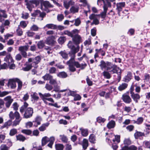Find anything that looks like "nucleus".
<instances>
[{
    "instance_id": "obj_1",
    "label": "nucleus",
    "mask_w": 150,
    "mask_h": 150,
    "mask_svg": "<svg viewBox=\"0 0 150 150\" xmlns=\"http://www.w3.org/2000/svg\"><path fill=\"white\" fill-rule=\"evenodd\" d=\"M103 3V11L100 14L97 15L98 16L100 17L103 19L105 18L108 7H110L112 3L114 5L115 4V0H98L97 4L99 6L102 5Z\"/></svg>"
},
{
    "instance_id": "obj_2",
    "label": "nucleus",
    "mask_w": 150,
    "mask_h": 150,
    "mask_svg": "<svg viewBox=\"0 0 150 150\" xmlns=\"http://www.w3.org/2000/svg\"><path fill=\"white\" fill-rule=\"evenodd\" d=\"M41 58L40 56H37L34 58H29L28 61L26 62L24 66L25 67L22 68V69L24 71H28L30 70L32 67L37 68L38 67L37 64L40 62Z\"/></svg>"
},
{
    "instance_id": "obj_3",
    "label": "nucleus",
    "mask_w": 150,
    "mask_h": 150,
    "mask_svg": "<svg viewBox=\"0 0 150 150\" xmlns=\"http://www.w3.org/2000/svg\"><path fill=\"white\" fill-rule=\"evenodd\" d=\"M99 66L101 70L106 69L109 71L112 74L117 73L119 69L117 65L112 64L110 62H105L103 60L101 61Z\"/></svg>"
},
{
    "instance_id": "obj_4",
    "label": "nucleus",
    "mask_w": 150,
    "mask_h": 150,
    "mask_svg": "<svg viewBox=\"0 0 150 150\" xmlns=\"http://www.w3.org/2000/svg\"><path fill=\"white\" fill-rule=\"evenodd\" d=\"M28 104L25 102L23 105L20 108V112L22 114H23V118L28 119L31 117L33 113V109L30 107L27 108Z\"/></svg>"
},
{
    "instance_id": "obj_5",
    "label": "nucleus",
    "mask_w": 150,
    "mask_h": 150,
    "mask_svg": "<svg viewBox=\"0 0 150 150\" xmlns=\"http://www.w3.org/2000/svg\"><path fill=\"white\" fill-rule=\"evenodd\" d=\"M9 117L11 120H14L15 118V120L13 122V126H14L18 125L22 119L19 113L16 111L14 113L12 111H11L9 114Z\"/></svg>"
},
{
    "instance_id": "obj_6",
    "label": "nucleus",
    "mask_w": 150,
    "mask_h": 150,
    "mask_svg": "<svg viewBox=\"0 0 150 150\" xmlns=\"http://www.w3.org/2000/svg\"><path fill=\"white\" fill-rule=\"evenodd\" d=\"M67 64L68 65L69 70L71 72H74L76 70L75 66L79 68L80 67V64L77 62L75 61L74 59L71 58L67 62Z\"/></svg>"
},
{
    "instance_id": "obj_7",
    "label": "nucleus",
    "mask_w": 150,
    "mask_h": 150,
    "mask_svg": "<svg viewBox=\"0 0 150 150\" xmlns=\"http://www.w3.org/2000/svg\"><path fill=\"white\" fill-rule=\"evenodd\" d=\"M67 64L68 65L69 70L71 72H74L76 70L75 66L79 68L80 67V64L77 62L75 61L74 59L71 58L67 62Z\"/></svg>"
},
{
    "instance_id": "obj_8",
    "label": "nucleus",
    "mask_w": 150,
    "mask_h": 150,
    "mask_svg": "<svg viewBox=\"0 0 150 150\" xmlns=\"http://www.w3.org/2000/svg\"><path fill=\"white\" fill-rule=\"evenodd\" d=\"M29 47V46L27 45L20 46L18 48V50L21 52L23 57L24 58L27 57V53L26 51H28Z\"/></svg>"
},
{
    "instance_id": "obj_9",
    "label": "nucleus",
    "mask_w": 150,
    "mask_h": 150,
    "mask_svg": "<svg viewBox=\"0 0 150 150\" xmlns=\"http://www.w3.org/2000/svg\"><path fill=\"white\" fill-rule=\"evenodd\" d=\"M79 31L77 30V32L74 33V34L73 35L71 38L72 40L74 43L76 44H79L81 42V38L78 35Z\"/></svg>"
},
{
    "instance_id": "obj_10",
    "label": "nucleus",
    "mask_w": 150,
    "mask_h": 150,
    "mask_svg": "<svg viewBox=\"0 0 150 150\" xmlns=\"http://www.w3.org/2000/svg\"><path fill=\"white\" fill-rule=\"evenodd\" d=\"M39 94L41 99L43 101L44 103L46 104H47V100L48 98L51 96V95L49 93H45L44 94H42L41 93H39Z\"/></svg>"
},
{
    "instance_id": "obj_11",
    "label": "nucleus",
    "mask_w": 150,
    "mask_h": 150,
    "mask_svg": "<svg viewBox=\"0 0 150 150\" xmlns=\"http://www.w3.org/2000/svg\"><path fill=\"white\" fill-rule=\"evenodd\" d=\"M97 15L92 14L89 16V18L91 20H93V22L91 23V25L95 24L97 25L99 24V21L98 19Z\"/></svg>"
},
{
    "instance_id": "obj_12",
    "label": "nucleus",
    "mask_w": 150,
    "mask_h": 150,
    "mask_svg": "<svg viewBox=\"0 0 150 150\" xmlns=\"http://www.w3.org/2000/svg\"><path fill=\"white\" fill-rule=\"evenodd\" d=\"M125 6V2L117 3L116 10L117 11L118 14L119 16H121L120 12L122 11L123 8Z\"/></svg>"
},
{
    "instance_id": "obj_13",
    "label": "nucleus",
    "mask_w": 150,
    "mask_h": 150,
    "mask_svg": "<svg viewBox=\"0 0 150 150\" xmlns=\"http://www.w3.org/2000/svg\"><path fill=\"white\" fill-rule=\"evenodd\" d=\"M5 101V105L7 108H9L13 101V99L11 98V97L8 96L4 98Z\"/></svg>"
},
{
    "instance_id": "obj_14",
    "label": "nucleus",
    "mask_w": 150,
    "mask_h": 150,
    "mask_svg": "<svg viewBox=\"0 0 150 150\" xmlns=\"http://www.w3.org/2000/svg\"><path fill=\"white\" fill-rule=\"evenodd\" d=\"M25 5L27 8L30 11L32 10V9L34 7V4L30 1L28 0H25Z\"/></svg>"
},
{
    "instance_id": "obj_15",
    "label": "nucleus",
    "mask_w": 150,
    "mask_h": 150,
    "mask_svg": "<svg viewBox=\"0 0 150 150\" xmlns=\"http://www.w3.org/2000/svg\"><path fill=\"white\" fill-rule=\"evenodd\" d=\"M16 81L15 80V78L9 79L7 83V86L9 87L11 89H15L16 87Z\"/></svg>"
},
{
    "instance_id": "obj_16",
    "label": "nucleus",
    "mask_w": 150,
    "mask_h": 150,
    "mask_svg": "<svg viewBox=\"0 0 150 150\" xmlns=\"http://www.w3.org/2000/svg\"><path fill=\"white\" fill-rule=\"evenodd\" d=\"M54 36H52L47 37L45 41L46 43L48 45L53 46L56 43L54 40Z\"/></svg>"
},
{
    "instance_id": "obj_17",
    "label": "nucleus",
    "mask_w": 150,
    "mask_h": 150,
    "mask_svg": "<svg viewBox=\"0 0 150 150\" xmlns=\"http://www.w3.org/2000/svg\"><path fill=\"white\" fill-rule=\"evenodd\" d=\"M80 47L78 45L76 47L75 46H73L71 49V52L72 53V56L71 58H73L74 59L75 57V54L77 53L79 50Z\"/></svg>"
},
{
    "instance_id": "obj_18",
    "label": "nucleus",
    "mask_w": 150,
    "mask_h": 150,
    "mask_svg": "<svg viewBox=\"0 0 150 150\" xmlns=\"http://www.w3.org/2000/svg\"><path fill=\"white\" fill-rule=\"evenodd\" d=\"M131 96L136 103H137L140 98V96L138 93H132Z\"/></svg>"
},
{
    "instance_id": "obj_19",
    "label": "nucleus",
    "mask_w": 150,
    "mask_h": 150,
    "mask_svg": "<svg viewBox=\"0 0 150 150\" xmlns=\"http://www.w3.org/2000/svg\"><path fill=\"white\" fill-rule=\"evenodd\" d=\"M43 6H44L45 8H53L54 6L53 5H52L47 1H45L43 2L42 4L41 7V8L42 9Z\"/></svg>"
},
{
    "instance_id": "obj_20",
    "label": "nucleus",
    "mask_w": 150,
    "mask_h": 150,
    "mask_svg": "<svg viewBox=\"0 0 150 150\" xmlns=\"http://www.w3.org/2000/svg\"><path fill=\"white\" fill-rule=\"evenodd\" d=\"M132 74L130 72H128L127 75L125 76L123 78V81L128 82L132 79Z\"/></svg>"
},
{
    "instance_id": "obj_21",
    "label": "nucleus",
    "mask_w": 150,
    "mask_h": 150,
    "mask_svg": "<svg viewBox=\"0 0 150 150\" xmlns=\"http://www.w3.org/2000/svg\"><path fill=\"white\" fill-rule=\"evenodd\" d=\"M122 99L126 103H129L132 101V99L129 96L127 95H123Z\"/></svg>"
},
{
    "instance_id": "obj_22",
    "label": "nucleus",
    "mask_w": 150,
    "mask_h": 150,
    "mask_svg": "<svg viewBox=\"0 0 150 150\" xmlns=\"http://www.w3.org/2000/svg\"><path fill=\"white\" fill-rule=\"evenodd\" d=\"M77 32V29H74L72 30L71 32H70L67 30H65L64 31V35H67L69 36L72 37L73 35L75 33H76Z\"/></svg>"
},
{
    "instance_id": "obj_23",
    "label": "nucleus",
    "mask_w": 150,
    "mask_h": 150,
    "mask_svg": "<svg viewBox=\"0 0 150 150\" xmlns=\"http://www.w3.org/2000/svg\"><path fill=\"white\" fill-rule=\"evenodd\" d=\"M4 60L8 64L13 62V60L10 54L9 53L8 54L6 55V57L4 59Z\"/></svg>"
},
{
    "instance_id": "obj_24",
    "label": "nucleus",
    "mask_w": 150,
    "mask_h": 150,
    "mask_svg": "<svg viewBox=\"0 0 150 150\" xmlns=\"http://www.w3.org/2000/svg\"><path fill=\"white\" fill-rule=\"evenodd\" d=\"M54 89L53 91H54L56 92H63L67 91V89L60 90V87L57 84L54 85Z\"/></svg>"
},
{
    "instance_id": "obj_25",
    "label": "nucleus",
    "mask_w": 150,
    "mask_h": 150,
    "mask_svg": "<svg viewBox=\"0 0 150 150\" xmlns=\"http://www.w3.org/2000/svg\"><path fill=\"white\" fill-rule=\"evenodd\" d=\"M73 2L71 0L64 1V5L66 9H68L70 5L72 4Z\"/></svg>"
},
{
    "instance_id": "obj_26",
    "label": "nucleus",
    "mask_w": 150,
    "mask_h": 150,
    "mask_svg": "<svg viewBox=\"0 0 150 150\" xmlns=\"http://www.w3.org/2000/svg\"><path fill=\"white\" fill-rule=\"evenodd\" d=\"M12 124V121L11 120H9L7 122H5L4 125L1 127L0 128L2 129L5 127L8 128Z\"/></svg>"
},
{
    "instance_id": "obj_27",
    "label": "nucleus",
    "mask_w": 150,
    "mask_h": 150,
    "mask_svg": "<svg viewBox=\"0 0 150 150\" xmlns=\"http://www.w3.org/2000/svg\"><path fill=\"white\" fill-rule=\"evenodd\" d=\"M15 80L16 82L18 83V86L17 88V91H20L22 88V82L19 79L16 78Z\"/></svg>"
},
{
    "instance_id": "obj_28",
    "label": "nucleus",
    "mask_w": 150,
    "mask_h": 150,
    "mask_svg": "<svg viewBox=\"0 0 150 150\" xmlns=\"http://www.w3.org/2000/svg\"><path fill=\"white\" fill-rule=\"evenodd\" d=\"M79 10V7L76 6H72L70 9V12L73 13L78 12Z\"/></svg>"
},
{
    "instance_id": "obj_29",
    "label": "nucleus",
    "mask_w": 150,
    "mask_h": 150,
    "mask_svg": "<svg viewBox=\"0 0 150 150\" xmlns=\"http://www.w3.org/2000/svg\"><path fill=\"white\" fill-rule=\"evenodd\" d=\"M128 84L125 83H122L118 87V89L120 91H122L125 89L127 87Z\"/></svg>"
},
{
    "instance_id": "obj_30",
    "label": "nucleus",
    "mask_w": 150,
    "mask_h": 150,
    "mask_svg": "<svg viewBox=\"0 0 150 150\" xmlns=\"http://www.w3.org/2000/svg\"><path fill=\"white\" fill-rule=\"evenodd\" d=\"M88 140L86 139H83L82 143V146L83 149L84 150H86L88 146Z\"/></svg>"
},
{
    "instance_id": "obj_31",
    "label": "nucleus",
    "mask_w": 150,
    "mask_h": 150,
    "mask_svg": "<svg viewBox=\"0 0 150 150\" xmlns=\"http://www.w3.org/2000/svg\"><path fill=\"white\" fill-rule=\"evenodd\" d=\"M49 141V138L47 136L43 137L42 139V146L45 145Z\"/></svg>"
},
{
    "instance_id": "obj_32",
    "label": "nucleus",
    "mask_w": 150,
    "mask_h": 150,
    "mask_svg": "<svg viewBox=\"0 0 150 150\" xmlns=\"http://www.w3.org/2000/svg\"><path fill=\"white\" fill-rule=\"evenodd\" d=\"M62 57L64 59H67L68 58V54L65 51H61L59 53Z\"/></svg>"
},
{
    "instance_id": "obj_33",
    "label": "nucleus",
    "mask_w": 150,
    "mask_h": 150,
    "mask_svg": "<svg viewBox=\"0 0 150 150\" xmlns=\"http://www.w3.org/2000/svg\"><path fill=\"white\" fill-rule=\"evenodd\" d=\"M49 123H46L45 124H42V126L39 128V129L40 131H43L45 130L46 128L49 125Z\"/></svg>"
},
{
    "instance_id": "obj_34",
    "label": "nucleus",
    "mask_w": 150,
    "mask_h": 150,
    "mask_svg": "<svg viewBox=\"0 0 150 150\" xmlns=\"http://www.w3.org/2000/svg\"><path fill=\"white\" fill-rule=\"evenodd\" d=\"M96 136L94 134H91L89 137V141L92 143L94 144L96 143Z\"/></svg>"
},
{
    "instance_id": "obj_35",
    "label": "nucleus",
    "mask_w": 150,
    "mask_h": 150,
    "mask_svg": "<svg viewBox=\"0 0 150 150\" xmlns=\"http://www.w3.org/2000/svg\"><path fill=\"white\" fill-rule=\"evenodd\" d=\"M115 125V122L113 120H111L107 124V127L109 129L114 128Z\"/></svg>"
},
{
    "instance_id": "obj_36",
    "label": "nucleus",
    "mask_w": 150,
    "mask_h": 150,
    "mask_svg": "<svg viewBox=\"0 0 150 150\" xmlns=\"http://www.w3.org/2000/svg\"><path fill=\"white\" fill-rule=\"evenodd\" d=\"M66 39L65 37L64 36L60 37L58 40V42L59 44H62L66 41Z\"/></svg>"
},
{
    "instance_id": "obj_37",
    "label": "nucleus",
    "mask_w": 150,
    "mask_h": 150,
    "mask_svg": "<svg viewBox=\"0 0 150 150\" xmlns=\"http://www.w3.org/2000/svg\"><path fill=\"white\" fill-rule=\"evenodd\" d=\"M37 45L38 48L42 49L45 46V42L43 40L40 41L38 42Z\"/></svg>"
},
{
    "instance_id": "obj_38",
    "label": "nucleus",
    "mask_w": 150,
    "mask_h": 150,
    "mask_svg": "<svg viewBox=\"0 0 150 150\" xmlns=\"http://www.w3.org/2000/svg\"><path fill=\"white\" fill-rule=\"evenodd\" d=\"M144 133L136 131V132L134 134V136L135 138L137 139L140 137L143 136Z\"/></svg>"
},
{
    "instance_id": "obj_39",
    "label": "nucleus",
    "mask_w": 150,
    "mask_h": 150,
    "mask_svg": "<svg viewBox=\"0 0 150 150\" xmlns=\"http://www.w3.org/2000/svg\"><path fill=\"white\" fill-rule=\"evenodd\" d=\"M17 140L20 141L24 142L26 139L25 137L21 134H19L16 136Z\"/></svg>"
},
{
    "instance_id": "obj_40",
    "label": "nucleus",
    "mask_w": 150,
    "mask_h": 150,
    "mask_svg": "<svg viewBox=\"0 0 150 150\" xmlns=\"http://www.w3.org/2000/svg\"><path fill=\"white\" fill-rule=\"evenodd\" d=\"M4 103L3 100L1 99L0 100V112H4L5 111L4 109Z\"/></svg>"
},
{
    "instance_id": "obj_41",
    "label": "nucleus",
    "mask_w": 150,
    "mask_h": 150,
    "mask_svg": "<svg viewBox=\"0 0 150 150\" xmlns=\"http://www.w3.org/2000/svg\"><path fill=\"white\" fill-rule=\"evenodd\" d=\"M103 74L104 77L106 79H109L111 77L110 74L108 71H104Z\"/></svg>"
},
{
    "instance_id": "obj_42",
    "label": "nucleus",
    "mask_w": 150,
    "mask_h": 150,
    "mask_svg": "<svg viewBox=\"0 0 150 150\" xmlns=\"http://www.w3.org/2000/svg\"><path fill=\"white\" fill-rule=\"evenodd\" d=\"M56 25L53 24H47L45 27L49 29H56Z\"/></svg>"
},
{
    "instance_id": "obj_43",
    "label": "nucleus",
    "mask_w": 150,
    "mask_h": 150,
    "mask_svg": "<svg viewBox=\"0 0 150 150\" xmlns=\"http://www.w3.org/2000/svg\"><path fill=\"white\" fill-rule=\"evenodd\" d=\"M80 129L81 131V134L83 136L86 137L88 135V131L87 129L82 128H80Z\"/></svg>"
},
{
    "instance_id": "obj_44",
    "label": "nucleus",
    "mask_w": 150,
    "mask_h": 150,
    "mask_svg": "<svg viewBox=\"0 0 150 150\" xmlns=\"http://www.w3.org/2000/svg\"><path fill=\"white\" fill-rule=\"evenodd\" d=\"M52 77V76L49 74H46L45 76L42 77V78L45 80L50 81Z\"/></svg>"
},
{
    "instance_id": "obj_45",
    "label": "nucleus",
    "mask_w": 150,
    "mask_h": 150,
    "mask_svg": "<svg viewBox=\"0 0 150 150\" xmlns=\"http://www.w3.org/2000/svg\"><path fill=\"white\" fill-rule=\"evenodd\" d=\"M56 150H62L64 148V146L62 144H56L55 145Z\"/></svg>"
},
{
    "instance_id": "obj_46",
    "label": "nucleus",
    "mask_w": 150,
    "mask_h": 150,
    "mask_svg": "<svg viewBox=\"0 0 150 150\" xmlns=\"http://www.w3.org/2000/svg\"><path fill=\"white\" fill-rule=\"evenodd\" d=\"M57 76L60 78H65L67 77V75L64 72H62L59 73L57 74Z\"/></svg>"
},
{
    "instance_id": "obj_47",
    "label": "nucleus",
    "mask_w": 150,
    "mask_h": 150,
    "mask_svg": "<svg viewBox=\"0 0 150 150\" xmlns=\"http://www.w3.org/2000/svg\"><path fill=\"white\" fill-rule=\"evenodd\" d=\"M21 132L27 135H30L32 133V131L30 129H23L21 130Z\"/></svg>"
},
{
    "instance_id": "obj_48",
    "label": "nucleus",
    "mask_w": 150,
    "mask_h": 150,
    "mask_svg": "<svg viewBox=\"0 0 150 150\" xmlns=\"http://www.w3.org/2000/svg\"><path fill=\"white\" fill-rule=\"evenodd\" d=\"M31 96L34 100L36 101L38 100L39 99V97L38 96L37 94L35 92L33 93V94H31Z\"/></svg>"
},
{
    "instance_id": "obj_49",
    "label": "nucleus",
    "mask_w": 150,
    "mask_h": 150,
    "mask_svg": "<svg viewBox=\"0 0 150 150\" xmlns=\"http://www.w3.org/2000/svg\"><path fill=\"white\" fill-rule=\"evenodd\" d=\"M60 137L62 141L64 143H67L68 142V139L67 137L64 135H60Z\"/></svg>"
},
{
    "instance_id": "obj_50",
    "label": "nucleus",
    "mask_w": 150,
    "mask_h": 150,
    "mask_svg": "<svg viewBox=\"0 0 150 150\" xmlns=\"http://www.w3.org/2000/svg\"><path fill=\"white\" fill-rule=\"evenodd\" d=\"M49 83L53 85L57 84V79H53L52 76L49 81Z\"/></svg>"
},
{
    "instance_id": "obj_51",
    "label": "nucleus",
    "mask_w": 150,
    "mask_h": 150,
    "mask_svg": "<svg viewBox=\"0 0 150 150\" xmlns=\"http://www.w3.org/2000/svg\"><path fill=\"white\" fill-rule=\"evenodd\" d=\"M17 132L16 129H12L10 130L9 135L11 136H13L16 134Z\"/></svg>"
},
{
    "instance_id": "obj_52",
    "label": "nucleus",
    "mask_w": 150,
    "mask_h": 150,
    "mask_svg": "<svg viewBox=\"0 0 150 150\" xmlns=\"http://www.w3.org/2000/svg\"><path fill=\"white\" fill-rule=\"evenodd\" d=\"M45 88L48 91H50L53 88V87L51 84L46 83L45 85Z\"/></svg>"
},
{
    "instance_id": "obj_53",
    "label": "nucleus",
    "mask_w": 150,
    "mask_h": 150,
    "mask_svg": "<svg viewBox=\"0 0 150 150\" xmlns=\"http://www.w3.org/2000/svg\"><path fill=\"white\" fill-rule=\"evenodd\" d=\"M115 139H113L112 140V142H116L118 144L120 142V137L119 135L117 136H115Z\"/></svg>"
},
{
    "instance_id": "obj_54",
    "label": "nucleus",
    "mask_w": 150,
    "mask_h": 150,
    "mask_svg": "<svg viewBox=\"0 0 150 150\" xmlns=\"http://www.w3.org/2000/svg\"><path fill=\"white\" fill-rule=\"evenodd\" d=\"M106 119L104 118L100 117H99L97 118V121L98 123H103L105 121Z\"/></svg>"
},
{
    "instance_id": "obj_55",
    "label": "nucleus",
    "mask_w": 150,
    "mask_h": 150,
    "mask_svg": "<svg viewBox=\"0 0 150 150\" xmlns=\"http://www.w3.org/2000/svg\"><path fill=\"white\" fill-rule=\"evenodd\" d=\"M64 18V16L62 14H58L57 16V20L59 22L62 21Z\"/></svg>"
},
{
    "instance_id": "obj_56",
    "label": "nucleus",
    "mask_w": 150,
    "mask_h": 150,
    "mask_svg": "<svg viewBox=\"0 0 150 150\" xmlns=\"http://www.w3.org/2000/svg\"><path fill=\"white\" fill-rule=\"evenodd\" d=\"M81 21L79 18H77L75 20L74 25L76 26H78L81 24Z\"/></svg>"
},
{
    "instance_id": "obj_57",
    "label": "nucleus",
    "mask_w": 150,
    "mask_h": 150,
    "mask_svg": "<svg viewBox=\"0 0 150 150\" xmlns=\"http://www.w3.org/2000/svg\"><path fill=\"white\" fill-rule=\"evenodd\" d=\"M38 27L35 25H33L30 28L31 30L34 31H38L39 29Z\"/></svg>"
},
{
    "instance_id": "obj_58",
    "label": "nucleus",
    "mask_w": 150,
    "mask_h": 150,
    "mask_svg": "<svg viewBox=\"0 0 150 150\" xmlns=\"http://www.w3.org/2000/svg\"><path fill=\"white\" fill-rule=\"evenodd\" d=\"M27 23L25 21H22L20 22V25L23 28L26 27L27 25Z\"/></svg>"
},
{
    "instance_id": "obj_59",
    "label": "nucleus",
    "mask_w": 150,
    "mask_h": 150,
    "mask_svg": "<svg viewBox=\"0 0 150 150\" xmlns=\"http://www.w3.org/2000/svg\"><path fill=\"white\" fill-rule=\"evenodd\" d=\"M19 106V105L16 102L14 103L12 105L13 108L15 111L18 110Z\"/></svg>"
},
{
    "instance_id": "obj_60",
    "label": "nucleus",
    "mask_w": 150,
    "mask_h": 150,
    "mask_svg": "<svg viewBox=\"0 0 150 150\" xmlns=\"http://www.w3.org/2000/svg\"><path fill=\"white\" fill-rule=\"evenodd\" d=\"M56 69L54 67H51L49 70V72L50 74H54L56 73Z\"/></svg>"
},
{
    "instance_id": "obj_61",
    "label": "nucleus",
    "mask_w": 150,
    "mask_h": 150,
    "mask_svg": "<svg viewBox=\"0 0 150 150\" xmlns=\"http://www.w3.org/2000/svg\"><path fill=\"white\" fill-rule=\"evenodd\" d=\"M143 119L142 117H140L138 118L137 121H135L134 123L138 124H140L143 122Z\"/></svg>"
},
{
    "instance_id": "obj_62",
    "label": "nucleus",
    "mask_w": 150,
    "mask_h": 150,
    "mask_svg": "<svg viewBox=\"0 0 150 150\" xmlns=\"http://www.w3.org/2000/svg\"><path fill=\"white\" fill-rule=\"evenodd\" d=\"M11 92L4 91L0 92V97H2L8 95Z\"/></svg>"
},
{
    "instance_id": "obj_63",
    "label": "nucleus",
    "mask_w": 150,
    "mask_h": 150,
    "mask_svg": "<svg viewBox=\"0 0 150 150\" xmlns=\"http://www.w3.org/2000/svg\"><path fill=\"white\" fill-rule=\"evenodd\" d=\"M42 120L41 117L39 116H37L35 119V121L37 122V124H41V121Z\"/></svg>"
},
{
    "instance_id": "obj_64",
    "label": "nucleus",
    "mask_w": 150,
    "mask_h": 150,
    "mask_svg": "<svg viewBox=\"0 0 150 150\" xmlns=\"http://www.w3.org/2000/svg\"><path fill=\"white\" fill-rule=\"evenodd\" d=\"M134 126L132 125H128L126 127V129L127 130H128L129 132H131L134 129Z\"/></svg>"
}]
</instances>
